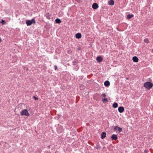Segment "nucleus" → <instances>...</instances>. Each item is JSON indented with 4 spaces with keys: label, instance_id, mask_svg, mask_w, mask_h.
<instances>
[{
    "label": "nucleus",
    "instance_id": "obj_1",
    "mask_svg": "<svg viewBox=\"0 0 153 153\" xmlns=\"http://www.w3.org/2000/svg\"><path fill=\"white\" fill-rule=\"evenodd\" d=\"M153 85V84L149 82H146L143 85V86L149 90L152 87Z\"/></svg>",
    "mask_w": 153,
    "mask_h": 153
},
{
    "label": "nucleus",
    "instance_id": "obj_2",
    "mask_svg": "<svg viewBox=\"0 0 153 153\" xmlns=\"http://www.w3.org/2000/svg\"><path fill=\"white\" fill-rule=\"evenodd\" d=\"M21 114L22 115H25L26 116H29L30 115V114L27 109L23 110L21 112Z\"/></svg>",
    "mask_w": 153,
    "mask_h": 153
},
{
    "label": "nucleus",
    "instance_id": "obj_3",
    "mask_svg": "<svg viewBox=\"0 0 153 153\" xmlns=\"http://www.w3.org/2000/svg\"><path fill=\"white\" fill-rule=\"evenodd\" d=\"M114 130H117L118 131H119V132H121L122 131V128L117 126H114Z\"/></svg>",
    "mask_w": 153,
    "mask_h": 153
},
{
    "label": "nucleus",
    "instance_id": "obj_4",
    "mask_svg": "<svg viewBox=\"0 0 153 153\" xmlns=\"http://www.w3.org/2000/svg\"><path fill=\"white\" fill-rule=\"evenodd\" d=\"M118 111L120 113H122L124 111V108L123 107H120L118 108Z\"/></svg>",
    "mask_w": 153,
    "mask_h": 153
},
{
    "label": "nucleus",
    "instance_id": "obj_5",
    "mask_svg": "<svg viewBox=\"0 0 153 153\" xmlns=\"http://www.w3.org/2000/svg\"><path fill=\"white\" fill-rule=\"evenodd\" d=\"M111 138L112 140H116L118 137L117 135L113 134L112 135Z\"/></svg>",
    "mask_w": 153,
    "mask_h": 153
},
{
    "label": "nucleus",
    "instance_id": "obj_6",
    "mask_svg": "<svg viewBox=\"0 0 153 153\" xmlns=\"http://www.w3.org/2000/svg\"><path fill=\"white\" fill-rule=\"evenodd\" d=\"M92 8L94 9H97L98 7V4L96 3H94L92 6Z\"/></svg>",
    "mask_w": 153,
    "mask_h": 153
},
{
    "label": "nucleus",
    "instance_id": "obj_7",
    "mask_svg": "<svg viewBox=\"0 0 153 153\" xmlns=\"http://www.w3.org/2000/svg\"><path fill=\"white\" fill-rule=\"evenodd\" d=\"M114 1L113 0H110L108 1V4L110 5H113L114 4Z\"/></svg>",
    "mask_w": 153,
    "mask_h": 153
},
{
    "label": "nucleus",
    "instance_id": "obj_8",
    "mask_svg": "<svg viewBox=\"0 0 153 153\" xmlns=\"http://www.w3.org/2000/svg\"><path fill=\"white\" fill-rule=\"evenodd\" d=\"M102 58L101 56H98L96 58V60L99 62H102Z\"/></svg>",
    "mask_w": 153,
    "mask_h": 153
},
{
    "label": "nucleus",
    "instance_id": "obj_9",
    "mask_svg": "<svg viewBox=\"0 0 153 153\" xmlns=\"http://www.w3.org/2000/svg\"><path fill=\"white\" fill-rule=\"evenodd\" d=\"M45 16L46 17V18L48 19H51V15L49 13H46L45 14Z\"/></svg>",
    "mask_w": 153,
    "mask_h": 153
},
{
    "label": "nucleus",
    "instance_id": "obj_10",
    "mask_svg": "<svg viewBox=\"0 0 153 153\" xmlns=\"http://www.w3.org/2000/svg\"><path fill=\"white\" fill-rule=\"evenodd\" d=\"M81 34L80 33H78L76 34V38L79 39L81 38Z\"/></svg>",
    "mask_w": 153,
    "mask_h": 153
},
{
    "label": "nucleus",
    "instance_id": "obj_11",
    "mask_svg": "<svg viewBox=\"0 0 153 153\" xmlns=\"http://www.w3.org/2000/svg\"><path fill=\"white\" fill-rule=\"evenodd\" d=\"M132 60L134 62H137L138 61V59L137 57L136 56H134L133 57Z\"/></svg>",
    "mask_w": 153,
    "mask_h": 153
},
{
    "label": "nucleus",
    "instance_id": "obj_12",
    "mask_svg": "<svg viewBox=\"0 0 153 153\" xmlns=\"http://www.w3.org/2000/svg\"><path fill=\"white\" fill-rule=\"evenodd\" d=\"M26 23L27 26H30L32 24V22L30 21V20H29L26 21Z\"/></svg>",
    "mask_w": 153,
    "mask_h": 153
},
{
    "label": "nucleus",
    "instance_id": "obj_13",
    "mask_svg": "<svg viewBox=\"0 0 153 153\" xmlns=\"http://www.w3.org/2000/svg\"><path fill=\"white\" fill-rule=\"evenodd\" d=\"M55 22L57 24H59L61 22V21L59 18H57L55 19Z\"/></svg>",
    "mask_w": 153,
    "mask_h": 153
},
{
    "label": "nucleus",
    "instance_id": "obj_14",
    "mask_svg": "<svg viewBox=\"0 0 153 153\" xmlns=\"http://www.w3.org/2000/svg\"><path fill=\"white\" fill-rule=\"evenodd\" d=\"M118 105L116 102H114L112 105V107L114 108H116L117 107Z\"/></svg>",
    "mask_w": 153,
    "mask_h": 153
},
{
    "label": "nucleus",
    "instance_id": "obj_15",
    "mask_svg": "<svg viewBox=\"0 0 153 153\" xmlns=\"http://www.w3.org/2000/svg\"><path fill=\"white\" fill-rule=\"evenodd\" d=\"M105 137V131H104L102 132L101 134V138L103 139Z\"/></svg>",
    "mask_w": 153,
    "mask_h": 153
},
{
    "label": "nucleus",
    "instance_id": "obj_16",
    "mask_svg": "<svg viewBox=\"0 0 153 153\" xmlns=\"http://www.w3.org/2000/svg\"><path fill=\"white\" fill-rule=\"evenodd\" d=\"M134 16V15L133 14H128L127 16V18L128 19H130L132 17Z\"/></svg>",
    "mask_w": 153,
    "mask_h": 153
},
{
    "label": "nucleus",
    "instance_id": "obj_17",
    "mask_svg": "<svg viewBox=\"0 0 153 153\" xmlns=\"http://www.w3.org/2000/svg\"><path fill=\"white\" fill-rule=\"evenodd\" d=\"M110 82L108 80L106 81V87H108L110 85Z\"/></svg>",
    "mask_w": 153,
    "mask_h": 153
},
{
    "label": "nucleus",
    "instance_id": "obj_18",
    "mask_svg": "<svg viewBox=\"0 0 153 153\" xmlns=\"http://www.w3.org/2000/svg\"><path fill=\"white\" fill-rule=\"evenodd\" d=\"M144 41L146 43H148L149 42V40L148 39H145L144 40Z\"/></svg>",
    "mask_w": 153,
    "mask_h": 153
},
{
    "label": "nucleus",
    "instance_id": "obj_19",
    "mask_svg": "<svg viewBox=\"0 0 153 153\" xmlns=\"http://www.w3.org/2000/svg\"><path fill=\"white\" fill-rule=\"evenodd\" d=\"M95 148L98 150H100L101 148V147L99 145H97L95 147Z\"/></svg>",
    "mask_w": 153,
    "mask_h": 153
},
{
    "label": "nucleus",
    "instance_id": "obj_20",
    "mask_svg": "<svg viewBox=\"0 0 153 153\" xmlns=\"http://www.w3.org/2000/svg\"><path fill=\"white\" fill-rule=\"evenodd\" d=\"M31 22H32V24H35L36 21L34 19H33L30 20Z\"/></svg>",
    "mask_w": 153,
    "mask_h": 153
},
{
    "label": "nucleus",
    "instance_id": "obj_21",
    "mask_svg": "<svg viewBox=\"0 0 153 153\" xmlns=\"http://www.w3.org/2000/svg\"><path fill=\"white\" fill-rule=\"evenodd\" d=\"M103 97L104 98L102 99V100L103 102H105V94H104L103 95Z\"/></svg>",
    "mask_w": 153,
    "mask_h": 153
},
{
    "label": "nucleus",
    "instance_id": "obj_22",
    "mask_svg": "<svg viewBox=\"0 0 153 153\" xmlns=\"http://www.w3.org/2000/svg\"><path fill=\"white\" fill-rule=\"evenodd\" d=\"M1 23H2L3 25H4L5 24L4 21L2 19L1 20Z\"/></svg>",
    "mask_w": 153,
    "mask_h": 153
},
{
    "label": "nucleus",
    "instance_id": "obj_23",
    "mask_svg": "<svg viewBox=\"0 0 153 153\" xmlns=\"http://www.w3.org/2000/svg\"><path fill=\"white\" fill-rule=\"evenodd\" d=\"M33 98L35 100H38V98L35 96H34Z\"/></svg>",
    "mask_w": 153,
    "mask_h": 153
},
{
    "label": "nucleus",
    "instance_id": "obj_24",
    "mask_svg": "<svg viewBox=\"0 0 153 153\" xmlns=\"http://www.w3.org/2000/svg\"><path fill=\"white\" fill-rule=\"evenodd\" d=\"M54 68L55 70H56L57 69V67L56 65L54 66Z\"/></svg>",
    "mask_w": 153,
    "mask_h": 153
},
{
    "label": "nucleus",
    "instance_id": "obj_25",
    "mask_svg": "<svg viewBox=\"0 0 153 153\" xmlns=\"http://www.w3.org/2000/svg\"><path fill=\"white\" fill-rule=\"evenodd\" d=\"M144 153H148V151L147 150H145L144 151Z\"/></svg>",
    "mask_w": 153,
    "mask_h": 153
},
{
    "label": "nucleus",
    "instance_id": "obj_26",
    "mask_svg": "<svg viewBox=\"0 0 153 153\" xmlns=\"http://www.w3.org/2000/svg\"><path fill=\"white\" fill-rule=\"evenodd\" d=\"M105 82H104V85L105 86Z\"/></svg>",
    "mask_w": 153,
    "mask_h": 153
},
{
    "label": "nucleus",
    "instance_id": "obj_27",
    "mask_svg": "<svg viewBox=\"0 0 153 153\" xmlns=\"http://www.w3.org/2000/svg\"><path fill=\"white\" fill-rule=\"evenodd\" d=\"M107 101V99L106 98V100H105V101L106 102Z\"/></svg>",
    "mask_w": 153,
    "mask_h": 153
}]
</instances>
